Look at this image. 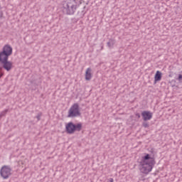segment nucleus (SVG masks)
I'll use <instances>...</instances> for the list:
<instances>
[{"mask_svg":"<svg viewBox=\"0 0 182 182\" xmlns=\"http://www.w3.org/2000/svg\"><path fill=\"white\" fill-rule=\"evenodd\" d=\"M138 163L140 172L142 173V174H149L156 165V159L154 157L150 156V154H146L141 157Z\"/></svg>","mask_w":182,"mask_h":182,"instance_id":"obj_1","label":"nucleus"},{"mask_svg":"<svg viewBox=\"0 0 182 182\" xmlns=\"http://www.w3.org/2000/svg\"><path fill=\"white\" fill-rule=\"evenodd\" d=\"M13 49L9 44L3 47L2 51L0 52V63L2 65L3 69L9 72L13 68L12 62L8 60L11 55H12Z\"/></svg>","mask_w":182,"mask_h":182,"instance_id":"obj_2","label":"nucleus"},{"mask_svg":"<svg viewBox=\"0 0 182 182\" xmlns=\"http://www.w3.org/2000/svg\"><path fill=\"white\" fill-rule=\"evenodd\" d=\"M77 9L76 0H65L63 1L62 11L64 15H74Z\"/></svg>","mask_w":182,"mask_h":182,"instance_id":"obj_3","label":"nucleus"},{"mask_svg":"<svg viewBox=\"0 0 182 182\" xmlns=\"http://www.w3.org/2000/svg\"><path fill=\"white\" fill-rule=\"evenodd\" d=\"M82 130V123L74 124L70 122L65 125V132L68 134H73L75 132H80Z\"/></svg>","mask_w":182,"mask_h":182,"instance_id":"obj_4","label":"nucleus"},{"mask_svg":"<svg viewBox=\"0 0 182 182\" xmlns=\"http://www.w3.org/2000/svg\"><path fill=\"white\" fill-rule=\"evenodd\" d=\"M80 109H79V104H73L68 110V114L67 117H79L80 116Z\"/></svg>","mask_w":182,"mask_h":182,"instance_id":"obj_5","label":"nucleus"},{"mask_svg":"<svg viewBox=\"0 0 182 182\" xmlns=\"http://www.w3.org/2000/svg\"><path fill=\"white\" fill-rule=\"evenodd\" d=\"M11 171L12 168H11V166L4 165L0 170V176L4 178V180H6L12 175Z\"/></svg>","mask_w":182,"mask_h":182,"instance_id":"obj_6","label":"nucleus"},{"mask_svg":"<svg viewBox=\"0 0 182 182\" xmlns=\"http://www.w3.org/2000/svg\"><path fill=\"white\" fill-rule=\"evenodd\" d=\"M141 116L143 117V120L144 122H147V120H151L153 117V113L150 112V111H144L141 113Z\"/></svg>","mask_w":182,"mask_h":182,"instance_id":"obj_7","label":"nucleus"},{"mask_svg":"<svg viewBox=\"0 0 182 182\" xmlns=\"http://www.w3.org/2000/svg\"><path fill=\"white\" fill-rule=\"evenodd\" d=\"M163 77V74L159 70H157L155 76H154V83H157V82H160L161 80V77Z\"/></svg>","mask_w":182,"mask_h":182,"instance_id":"obj_8","label":"nucleus"},{"mask_svg":"<svg viewBox=\"0 0 182 182\" xmlns=\"http://www.w3.org/2000/svg\"><path fill=\"white\" fill-rule=\"evenodd\" d=\"M92 79V69L88 68L85 72V80H90Z\"/></svg>","mask_w":182,"mask_h":182,"instance_id":"obj_9","label":"nucleus"},{"mask_svg":"<svg viewBox=\"0 0 182 182\" xmlns=\"http://www.w3.org/2000/svg\"><path fill=\"white\" fill-rule=\"evenodd\" d=\"M114 43H116V40H114L113 38H109V41L107 43V45L108 46V48H109V49H112V48H113V46H114Z\"/></svg>","mask_w":182,"mask_h":182,"instance_id":"obj_10","label":"nucleus"},{"mask_svg":"<svg viewBox=\"0 0 182 182\" xmlns=\"http://www.w3.org/2000/svg\"><path fill=\"white\" fill-rule=\"evenodd\" d=\"M8 112H9V109H6L5 110L2 111L0 113V119H2V117H4V116H6V113H8Z\"/></svg>","mask_w":182,"mask_h":182,"instance_id":"obj_11","label":"nucleus"},{"mask_svg":"<svg viewBox=\"0 0 182 182\" xmlns=\"http://www.w3.org/2000/svg\"><path fill=\"white\" fill-rule=\"evenodd\" d=\"M42 112H38V114L36 115V118L37 119V121L39 122L41 120V117H42Z\"/></svg>","mask_w":182,"mask_h":182,"instance_id":"obj_12","label":"nucleus"},{"mask_svg":"<svg viewBox=\"0 0 182 182\" xmlns=\"http://www.w3.org/2000/svg\"><path fill=\"white\" fill-rule=\"evenodd\" d=\"M176 80H178V82H180V83H182V75L179 74L178 75V77L176 78Z\"/></svg>","mask_w":182,"mask_h":182,"instance_id":"obj_13","label":"nucleus"},{"mask_svg":"<svg viewBox=\"0 0 182 182\" xmlns=\"http://www.w3.org/2000/svg\"><path fill=\"white\" fill-rule=\"evenodd\" d=\"M142 125L144 126V127H145V129L146 128H147V127H149V123H147V122H144L143 124H142Z\"/></svg>","mask_w":182,"mask_h":182,"instance_id":"obj_14","label":"nucleus"},{"mask_svg":"<svg viewBox=\"0 0 182 182\" xmlns=\"http://www.w3.org/2000/svg\"><path fill=\"white\" fill-rule=\"evenodd\" d=\"M135 116H136L138 119H140V114L136 113V114H135Z\"/></svg>","mask_w":182,"mask_h":182,"instance_id":"obj_15","label":"nucleus"},{"mask_svg":"<svg viewBox=\"0 0 182 182\" xmlns=\"http://www.w3.org/2000/svg\"><path fill=\"white\" fill-rule=\"evenodd\" d=\"M113 181H114L113 178H109V182H113Z\"/></svg>","mask_w":182,"mask_h":182,"instance_id":"obj_16","label":"nucleus"},{"mask_svg":"<svg viewBox=\"0 0 182 182\" xmlns=\"http://www.w3.org/2000/svg\"><path fill=\"white\" fill-rule=\"evenodd\" d=\"M2 15H3L2 11H0V18H2Z\"/></svg>","mask_w":182,"mask_h":182,"instance_id":"obj_17","label":"nucleus"},{"mask_svg":"<svg viewBox=\"0 0 182 182\" xmlns=\"http://www.w3.org/2000/svg\"><path fill=\"white\" fill-rule=\"evenodd\" d=\"M2 76H3V74L0 75V79H1V77H2Z\"/></svg>","mask_w":182,"mask_h":182,"instance_id":"obj_18","label":"nucleus"},{"mask_svg":"<svg viewBox=\"0 0 182 182\" xmlns=\"http://www.w3.org/2000/svg\"><path fill=\"white\" fill-rule=\"evenodd\" d=\"M31 83H33V81H31Z\"/></svg>","mask_w":182,"mask_h":182,"instance_id":"obj_19","label":"nucleus"}]
</instances>
